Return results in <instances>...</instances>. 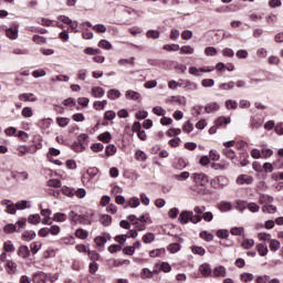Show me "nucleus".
<instances>
[{"label": "nucleus", "mask_w": 283, "mask_h": 283, "mask_svg": "<svg viewBox=\"0 0 283 283\" xmlns=\"http://www.w3.org/2000/svg\"><path fill=\"white\" fill-rule=\"evenodd\" d=\"M4 269L9 275H14V273H17V263H14L12 260H9L7 261V264H4Z\"/></svg>", "instance_id": "obj_18"}, {"label": "nucleus", "mask_w": 283, "mask_h": 283, "mask_svg": "<svg viewBox=\"0 0 283 283\" xmlns=\"http://www.w3.org/2000/svg\"><path fill=\"white\" fill-rule=\"evenodd\" d=\"M75 235L80 239V240H87V238L90 237V232H87L84 229H77L75 231Z\"/></svg>", "instance_id": "obj_41"}, {"label": "nucleus", "mask_w": 283, "mask_h": 283, "mask_svg": "<svg viewBox=\"0 0 283 283\" xmlns=\"http://www.w3.org/2000/svg\"><path fill=\"white\" fill-rule=\"evenodd\" d=\"M2 207L7 208V213H10V216H14L17 213V206H14V202L10 199H4L1 201Z\"/></svg>", "instance_id": "obj_9"}, {"label": "nucleus", "mask_w": 283, "mask_h": 283, "mask_svg": "<svg viewBox=\"0 0 283 283\" xmlns=\"http://www.w3.org/2000/svg\"><path fill=\"white\" fill-rule=\"evenodd\" d=\"M206 114H213V112H218V109H220V104H218L217 102H211L208 103L205 107H203Z\"/></svg>", "instance_id": "obj_17"}, {"label": "nucleus", "mask_w": 283, "mask_h": 283, "mask_svg": "<svg viewBox=\"0 0 283 283\" xmlns=\"http://www.w3.org/2000/svg\"><path fill=\"white\" fill-rule=\"evenodd\" d=\"M25 222H28V220L25 218H22L21 220L15 222V224L9 223L4 226L3 231L4 233H14V231L21 232L23 231V229H25Z\"/></svg>", "instance_id": "obj_4"}, {"label": "nucleus", "mask_w": 283, "mask_h": 283, "mask_svg": "<svg viewBox=\"0 0 283 283\" xmlns=\"http://www.w3.org/2000/svg\"><path fill=\"white\" fill-rule=\"evenodd\" d=\"M98 48H102V50H112V44L107 40H101L98 42Z\"/></svg>", "instance_id": "obj_64"}, {"label": "nucleus", "mask_w": 283, "mask_h": 283, "mask_svg": "<svg viewBox=\"0 0 283 283\" xmlns=\"http://www.w3.org/2000/svg\"><path fill=\"white\" fill-rule=\"evenodd\" d=\"M3 250L6 253H14V244L12 241H6L3 244Z\"/></svg>", "instance_id": "obj_55"}, {"label": "nucleus", "mask_w": 283, "mask_h": 283, "mask_svg": "<svg viewBox=\"0 0 283 283\" xmlns=\"http://www.w3.org/2000/svg\"><path fill=\"white\" fill-rule=\"evenodd\" d=\"M263 213H276L277 207L273 205H265L262 207Z\"/></svg>", "instance_id": "obj_42"}, {"label": "nucleus", "mask_w": 283, "mask_h": 283, "mask_svg": "<svg viewBox=\"0 0 283 283\" xmlns=\"http://www.w3.org/2000/svg\"><path fill=\"white\" fill-rule=\"evenodd\" d=\"M147 39H160V31L149 30L146 33Z\"/></svg>", "instance_id": "obj_62"}, {"label": "nucleus", "mask_w": 283, "mask_h": 283, "mask_svg": "<svg viewBox=\"0 0 283 283\" xmlns=\"http://www.w3.org/2000/svg\"><path fill=\"white\" fill-rule=\"evenodd\" d=\"M165 248L156 249L149 252L150 258H165Z\"/></svg>", "instance_id": "obj_34"}, {"label": "nucleus", "mask_w": 283, "mask_h": 283, "mask_svg": "<svg viewBox=\"0 0 283 283\" xmlns=\"http://www.w3.org/2000/svg\"><path fill=\"white\" fill-rule=\"evenodd\" d=\"M40 213L44 217L41 221L42 224H52V219L50 218L52 216L51 209H42Z\"/></svg>", "instance_id": "obj_15"}, {"label": "nucleus", "mask_w": 283, "mask_h": 283, "mask_svg": "<svg viewBox=\"0 0 283 283\" xmlns=\"http://www.w3.org/2000/svg\"><path fill=\"white\" fill-rule=\"evenodd\" d=\"M36 23H39V25H44L45 28H54V20H50L46 18H39L36 20Z\"/></svg>", "instance_id": "obj_30"}, {"label": "nucleus", "mask_w": 283, "mask_h": 283, "mask_svg": "<svg viewBox=\"0 0 283 283\" xmlns=\"http://www.w3.org/2000/svg\"><path fill=\"white\" fill-rule=\"evenodd\" d=\"M48 187H53L54 189H60V187H62L61 180H59V179H50L48 181Z\"/></svg>", "instance_id": "obj_61"}, {"label": "nucleus", "mask_w": 283, "mask_h": 283, "mask_svg": "<svg viewBox=\"0 0 283 283\" xmlns=\"http://www.w3.org/2000/svg\"><path fill=\"white\" fill-rule=\"evenodd\" d=\"M271 156H273V149L271 148H262L261 149V158H271Z\"/></svg>", "instance_id": "obj_58"}, {"label": "nucleus", "mask_w": 283, "mask_h": 283, "mask_svg": "<svg viewBox=\"0 0 283 283\" xmlns=\"http://www.w3.org/2000/svg\"><path fill=\"white\" fill-rule=\"evenodd\" d=\"M67 218L69 220H71V222H74L75 224H92L88 216L78 214L75 209H72L70 211Z\"/></svg>", "instance_id": "obj_3"}, {"label": "nucleus", "mask_w": 283, "mask_h": 283, "mask_svg": "<svg viewBox=\"0 0 283 283\" xmlns=\"http://www.w3.org/2000/svg\"><path fill=\"white\" fill-rule=\"evenodd\" d=\"M190 178L197 187H206L209 185V176L205 172H193Z\"/></svg>", "instance_id": "obj_6"}, {"label": "nucleus", "mask_w": 283, "mask_h": 283, "mask_svg": "<svg viewBox=\"0 0 283 283\" xmlns=\"http://www.w3.org/2000/svg\"><path fill=\"white\" fill-rule=\"evenodd\" d=\"M218 209L221 211V213H224L227 211H231L233 209V205L229 201H221L218 205Z\"/></svg>", "instance_id": "obj_21"}, {"label": "nucleus", "mask_w": 283, "mask_h": 283, "mask_svg": "<svg viewBox=\"0 0 283 283\" xmlns=\"http://www.w3.org/2000/svg\"><path fill=\"white\" fill-rule=\"evenodd\" d=\"M116 151H118V149L116 148V146L114 144H109L105 148V154H106L107 157L115 156Z\"/></svg>", "instance_id": "obj_40"}, {"label": "nucleus", "mask_w": 283, "mask_h": 283, "mask_svg": "<svg viewBox=\"0 0 283 283\" xmlns=\"http://www.w3.org/2000/svg\"><path fill=\"white\" fill-rule=\"evenodd\" d=\"M248 202L249 201H247V200H237L235 201V207L242 213V212H244V209H247Z\"/></svg>", "instance_id": "obj_54"}, {"label": "nucleus", "mask_w": 283, "mask_h": 283, "mask_svg": "<svg viewBox=\"0 0 283 283\" xmlns=\"http://www.w3.org/2000/svg\"><path fill=\"white\" fill-rule=\"evenodd\" d=\"M180 54H193L195 50L191 45L178 46Z\"/></svg>", "instance_id": "obj_47"}, {"label": "nucleus", "mask_w": 283, "mask_h": 283, "mask_svg": "<svg viewBox=\"0 0 283 283\" xmlns=\"http://www.w3.org/2000/svg\"><path fill=\"white\" fill-rule=\"evenodd\" d=\"M99 222L103 227H109L112 224V217L109 214H103Z\"/></svg>", "instance_id": "obj_46"}, {"label": "nucleus", "mask_w": 283, "mask_h": 283, "mask_svg": "<svg viewBox=\"0 0 283 283\" xmlns=\"http://www.w3.org/2000/svg\"><path fill=\"white\" fill-rule=\"evenodd\" d=\"M199 272L203 277H211L213 275V270L209 263H203L199 266Z\"/></svg>", "instance_id": "obj_10"}, {"label": "nucleus", "mask_w": 283, "mask_h": 283, "mask_svg": "<svg viewBox=\"0 0 283 283\" xmlns=\"http://www.w3.org/2000/svg\"><path fill=\"white\" fill-rule=\"evenodd\" d=\"M134 61H135L134 57H129V59H119V60L117 61V64L120 65V66H124V65H134Z\"/></svg>", "instance_id": "obj_57"}, {"label": "nucleus", "mask_w": 283, "mask_h": 283, "mask_svg": "<svg viewBox=\"0 0 283 283\" xmlns=\"http://www.w3.org/2000/svg\"><path fill=\"white\" fill-rule=\"evenodd\" d=\"M196 218V213L191 210H184L180 212L178 221L180 224H189L191 222L193 224V220Z\"/></svg>", "instance_id": "obj_7"}, {"label": "nucleus", "mask_w": 283, "mask_h": 283, "mask_svg": "<svg viewBox=\"0 0 283 283\" xmlns=\"http://www.w3.org/2000/svg\"><path fill=\"white\" fill-rule=\"evenodd\" d=\"M224 106L228 109H238V102L234 99H227L224 102Z\"/></svg>", "instance_id": "obj_51"}, {"label": "nucleus", "mask_w": 283, "mask_h": 283, "mask_svg": "<svg viewBox=\"0 0 283 283\" xmlns=\"http://www.w3.org/2000/svg\"><path fill=\"white\" fill-rule=\"evenodd\" d=\"M125 97L127 101H140V93L136 91H126Z\"/></svg>", "instance_id": "obj_25"}, {"label": "nucleus", "mask_w": 283, "mask_h": 283, "mask_svg": "<svg viewBox=\"0 0 283 283\" xmlns=\"http://www.w3.org/2000/svg\"><path fill=\"white\" fill-rule=\"evenodd\" d=\"M61 156V150L56 148H49V153L46 154V160H52V158Z\"/></svg>", "instance_id": "obj_38"}, {"label": "nucleus", "mask_w": 283, "mask_h": 283, "mask_svg": "<svg viewBox=\"0 0 283 283\" xmlns=\"http://www.w3.org/2000/svg\"><path fill=\"white\" fill-rule=\"evenodd\" d=\"M76 239H74V237H64L62 239H60V243L61 244H75Z\"/></svg>", "instance_id": "obj_60"}, {"label": "nucleus", "mask_w": 283, "mask_h": 283, "mask_svg": "<svg viewBox=\"0 0 283 283\" xmlns=\"http://www.w3.org/2000/svg\"><path fill=\"white\" fill-rule=\"evenodd\" d=\"M191 252L193 253V255H200V258H202V255H205V253H207V250H205L200 245H192Z\"/></svg>", "instance_id": "obj_37"}, {"label": "nucleus", "mask_w": 283, "mask_h": 283, "mask_svg": "<svg viewBox=\"0 0 283 283\" xmlns=\"http://www.w3.org/2000/svg\"><path fill=\"white\" fill-rule=\"evenodd\" d=\"M233 87H235V82L233 81L219 84V90H221L222 92H229L233 90Z\"/></svg>", "instance_id": "obj_29"}, {"label": "nucleus", "mask_w": 283, "mask_h": 283, "mask_svg": "<svg viewBox=\"0 0 283 283\" xmlns=\"http://www.w3.org/2000/svg\"><path fill=\"white\" fill-rule=\"evenodd\" d=\"M52 220L53 222H65V220H67V214L63 212H56L53 214Z\"/></svg>", "instance_id": "obj_36"}, {"label": "nucleus", "mask_w": 283, "mask_h": 283, "mask_svg": "<svg viewBox=\"0 0 283 283\" xmlns=\"http://www.w3.org/2000/svg\"><path fill=\"white\" fill-rule=\"evenodd\" d=\"M214 277H227V268L224 265H218L212 270Z\"/></svg>", "instance_id": "obj_16"}, {"label": "nucleus", "mask_w": 283, "mask_h": 283, "mask_svg": "<svg viewBox=\"0 0 283 283\" xmlns=\"http://www.w3.org/2000/svg\"><path fill=\"white\" fill-rule=\"evenodd\" d=\"M154 240H156V234L148 232L143 237V242L145 244H151V242H154Z\"/></svg>", "instance_id": "obj_44"}, {"label": "nucleus", "mask_w": 283, "mask_h": 283, "mask_svg": "<svg viewBox=\"0 0 283 283\" xmlns=\"http://www.w3.org/2000/svg\"><path fill=\"white\" fill-rule=\"evenodd\" d=\"M253 273L244 272L240 275L241 282L248 283V282H253Z\"/></svg>", "instance_id": "obj_43"}, {"label": "nucleus", "mask_w": 283, "mask_h": 283, "mask_svg": "<svg viewBox=\"0 0 283 283\" xmlns=\"http://www.w3.org/2000/svg\"><path fill=\"white\" fill-rule=\"evenodd\" d=\"M237 165H240L241 167H247L249 165V153L241 151L239 154L238 159L235 160Z\"/></svg>", "instance_id": "obj_11"}, {"label": "nucleus", "mask_w": 283, "mask_h": 283, "mask_svg": "<svg viewBox=\"0 0 283 283\" xmlns=\"http://www.w3.org/2000/svg\"><path fill=\"white\" fill-rule=\"evenodd\" d=\"M41 222V216L39 214H30L28 217L29 224H39Z\"/></svg>", "instance_id": "obj_45"}, {"label": "nucleus", "mask_w": 283, "mask_h": 283, "mask_svg": "<svg viewBox=\"0 0 283 283\" xmlns=\"http://www.w3.org/2000/svg\"><path fill=\"white\" fill-rule=\"evenodd\" d=\"M223 156H226V158H229V160H232L233 165H238V163L235 160H238V156L235 155V150L231 149V148H224L222 150Z\"/></svg>", "instance_id": "obj_12"}, {"label": "nucleus", "mask_w": 283, "mask_h": 283, "mask_svg": "<svg viewBox=\"0 0 283 283\" xmlns=\"http://www.w3.org/2000/svg\"><path fill=\"white\" fill-rule=\"evenodd\" d=\"M216 235L220 240H229L230 232L227 229H218Z\"/></svg>", "instance_id": "obj_32"}, {"label": "nucleus", "mask_w": 283, "mask_h": 283, "mask_svg": "<svg viewBox=\"0 0 283 283\" xmlns=\"http://www.w3.org/2000/svg\"><path fill=\"white\" fill-rule=\"evenodd\" d=\"M107 98L111 101H116V98H120V91L116 88H112L107 92Z\"/></svg>", "instance_id": "obj_35"}, {"label": "nucleus", "mask_w": 283, "mask_h": 283, "mask_svg": "<svg viewBox=\"0 0 283 283\" xmlns=\"http://www.w3.org/2000/svg\"><path fill=\"white\" fill-rule=\"evenodd\" d=\"M56 123L60 127H67V125H70V118H67V117H57Z\"/></svg>", "instance_id": "obj_59"}, {"label": "nucleus", "mask_w": 283, "mask_h": 283, "mask_svg": "<svg viewBox=\"0 0 283 283\" xmlns=\"http://www.w3.org/2000/svg\"><path fill=\"white\" fill-rule=\"evenodd\" d=\"M214 70H216V67H213V66H200V67L190 66L189 74H192V76H200V72L209 73V72H213Z\"/></svg>", "instance_id": "obj_8"}, {"label": "nucleus", "mask_w": 283, "mask_h": 283, "mask_svg": "<svg viewBox=\"0 0 283 283\" xmlns=\"http://www.w3.org/2000/svg\"><path fill=\"white\" fill-rule=\"evenodd\" d=\"M71 148L73 151L81 154L82 151H85V149H87V144H81L78 142H75L72 144Z\"/></svg>", "instance_id": "obj_28"}, {"label": "nucleus", "mask_w": 283, "mask_h": 283, "mask_svg": "<svg viewBox=\"0 0 283 283\" xmlns=\"http://www.w3.org/2000/svg\"><path fill=\"white\" fill-rule=\"evenodd\" d=\"M91 94L94 98H103L105 96V90L101 86H95L92 88Z\"/></svg>", "instance_id": "obj_22"}, {"label": "nucleus", "mask_w": 283, "mask_h": 283, "mask_svg": "<svg viewBox=\"0 0 283 283\" xmlns=\"http://www.w3.org/2000/svg\"><path fill=\"white\" fill-rule=\"evenodd\" d=\"M273 200H275V199L271 195L261 193L259 196L260 205H271V202H273Z\"/></svg>", "instance_id": "obj_27"}, {"label": "nucleus", "mask_w": 283, "mask_h": 283, "mask_svg": "<svg viewBox=\"0 0 283 283\" xmlns=\"http://www.w3.org/2000/svg\"><path fill=\"white\" fill-rule=\"evenodd\" d=\"M231 235H244V228L243 227H233L230 229Z\"/></svg>", "instance_id": "obj_49"}, {"label": "nucleus", "mask_w": 283, "mask_h": 283, "mask_svg": "<svg viewBox=\"0 0 283 283\" xmlns=\"http://www.w3.org/2000/svg\"><path fill=\"white\" fill-rule=\"evenodd\" d=\"M18 255L23 260L30 258V248H28V245H21L18 250Z\"/></svg>", "instance_id": "obj_23"}, {"label": "nucleus", "mask_w": 283, "mask_h": 283, "mask_svg": "<svg viewBox=\"0 0 283 283\" xmlns=\"http://www.w3.org/2000/svg\"><path fill=\"white\" fill-rule=\"evenodd\" d=\"M193 212L196 213L195 219H192V224H198L202 222H211L213 220V212L207 211L206 206H196L193 208Z\"/></svg>", "instance_id": "obj_1"}, {"label": "nucleus", "mask_w": 283, "mask_h": 283, "mask_svg": "<svg viewBox=\"0 0 283 283\" xmlns=\"http://www.w3.org/2000/svg\"><path fill=\"white\" fill-rule=\"evenodd\" d=\"M241 247L245 250L253 249V247H255V241L253 239H245Z\"/></svg>", "instance_id": "obj_48"}, {"label": "nucleus", "mask_w": 283, "mask_h": 283, "mask_svg": "<svg viewBox=\"0 0 283 283\" xmlns=\"http://www.w3.org/2000/svg\"><path fill=\"white\" fill-rule=\"evenodd\" d=\"M98 140L102 143H109L112 140V134L109 132H105L98 136Z\"/></svg>", "instance_id": "obj_53"}, {"label": "nucleus", "mask_w": 283, "mask_h": 283, "mask_svg": "<svg viewBox=\"0 0 283 283\" xmlns=\"http://www.w3.org/2000/svg\"><path fill=\"white\" fill-rule=\"evenodd\" d=\"M21 115L23 116V118H32V116H34V111L32 109V107L27 106L22 108Z\"/></svg>", "instance_id": "obj_39"}, {"label": "nucleus", "mask_w": 283, "mask_h": 283, "mask_svg": "<svg viewBox=\"0 0 283 283\" xmlns=\"http://www.w3.org/2000/svg\"><path fill=\"white\" fill-rule=\"evenodd\" d=\"M205 54L206 56H216V54H218V49H216V46H207L205 49Z\"/></svg>", "instance_id": "obj_56"}, {"label": "nucleus", "mask_w": 283, "mask_h": 283, "mask_svg": "<svg viewBox=\"0 0 283 283\" xmlns=\"http://www.w3.org/2000/svg\"><path fill=\"white\" fill-rule=\"evenodd\" d=\"M256 250L259 255H261V258H265V255L269 254V247L266 245V243L256 244Z\"/></svg>", "instance_id": "obj_24"}, {"label": "nucleus", "mask_w": 283, "mask_h": 283, "mask_svg": "<svg viewBox=\"0 0 283 283\" xmlns=\"http://www.w3.org/2000/svg\"><path fill=\"white\" fill-rule=\"evenodd\" d=\"M6 34L8 39H11V41H14L19 39V28L15 27V28L7 29Z\"/></svg>", "instance_id": "obj_20"}, {"label": "nucleus", "mask_w": 283, "mask_h": 283, "mask_svg": "<svg viewBox=\"0 0 283 283\" xmlns=\"http://www.w3.org/2000/svg\"><path fill=\"white\" fill-rule=\"evenodd\" d=\"M34 283H46L48 282V274L44 272H38L33 275Z\"/></svg>", "instance_id": "obj_19"}, {"label": "nucleus", "mask_w": 283, "mask_h": 283, "mask_svg": "<svg viewBox=\"0 0 283 283\" xmlns=\"http://www.w3.org/2000/svg\"><path fill=\"white\" fill-rule=\"evenodd\" d=\"M210 187L212 189H224V187H229V178L224 176H217L210 180Z\"/></svg>", "instance_id": "obj_5"}, {"label": "nucleus", "mask_w": 283, "mask_h": 283, "mask_svg": "<svg viewBox=\"0 0 283 283\" xmlns=\"http://www.w3.org/2000/svg\"><path fill=\"white\" fill-rule=\"evenodd\" d=\"M231 123V117L220 116L214 120L217 127H223V125H229Z\"/></svg>", "instance_id": "obj_26"}, {"label": "nucleus", "mask_w": 283, "mask_h": 283, "mask_svg": "<svg viewBox=\"0 0 283 283\" xmlns=\"http://www.w3.org/2000/svg\"><path fill=\"white\" fill-rule=\"evenodd\" d=\"M202 87H213L216 85V81L213 78H203L201 81Z\"/></svg>", "instance_id": "obj_63"}, {"label": "nucleus", "mask_w": 283, "mask_h": 283, "mask_svg": "<svg viewBox=\"0 0 283 283\" xmlns=\"http://www.w3.org/2000/svg\"><path fill=\"white\" fill-rule=\"evenodd\" d=\"M199 237L201 238V240H205L206 242H213V233L203 230L199 233Z\"/></svg>", "instance_id": "obj_31"}, {"label": "nucleus", "mask_w": 283, "mask_h": 283, "mask_svg": "<svg viewBox=\"0 0 283 283\" xmlns=\"http://www.w3.org/2000/svg\"><path fill=\"white\" fill-rule=\"evenodd\" d=\"M247 209L250 210L251 213H258V211H260V205L248 201Z\"/></svg>", "instance_id": "obj_50"}, {"label": "nucleus", "mask_w": 283, "mask_h": 283, "mask_svg": "<svg viewBox=\"0 0 283 283\" xmlns=\"http://www.w3.org/2000/svg\"><path fill=\"white\" fill-rule=\"evenodd\" d=\"M280 247H282V244L276 239H272L270 241V251H273V252L279 251Z\"/></svg>", "instance_id": "obj_52"}, {"label": "nucleus", "mask_w": 283, "mask_h": 283, "mask_svg": "<svg viewBox=\"0 0 283 283\" xmlns=\"http://www.w3.org/2000/svg\"><path fill=\"white\" fill-rule=\"evenodd\" d=\"M253 184V177L251 175H240L237 178V185H252Z\"/></svg>", "instance_id": "obj_13"}, {"label": "nucleus", "mask_w": 283, "mask_h": 283, "mask_svg": "<svg viewBox=\"0 0 283 283\" xmlns=\"http://www.w3.org/2000/svg\"><path fill=\"white\" fill-rule=\"evenodd\" d=\"M128 221L133 227H135L136 231H145L147 229V224H151V219L149 218V214H144L140 217H136L134 214L128 216Z\"/></svg>", "instance_id": "obj_2"}, {"label": "nucleus", "mask_w": 283, "mask_h": 283, "mask_svg": "<svg viewBox=\"0 0 283 283\" xmlns=\"http://www.w3.org/2000/svg\"><path fill=\"white\" fill-rule=\"evenodd\" d=\"M18 98L24 103H36V96H34L32 93H22L18 96Z\"/></svg>", "instance_id": "obj_14"}, {"label": "nucleus", "mask_w": 283, "mask_h": 283, "mask_svg": "<svg viewBox=\"0 0 283 283\" xmlns=\"http://www.w3.org/2000/svg\"><path fill=\"white\" fill-rule=\"evenodd\" d=\"M34 238H36V232L30 230V231H25L22 234V240H24V242H32V240H34Z\"/></svg>", "instance_id": "obj_33"}]
</instances>
